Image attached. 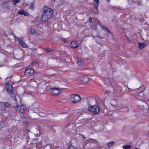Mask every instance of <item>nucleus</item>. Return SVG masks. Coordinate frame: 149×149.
<instances>
[{"mask_svg": "<svg viewBox=\"0 0 149 149\" xmlns=\"http://www.w3.org/2000/svg\"><path fill=\"white\" fill-rule=\"evenodd\" d=\"M143 93H140L138 95H136L134 96V98L135 99L139 100H141L143 97Z\"/></svg>", "mask_w": 149, "mask_h": 149, "instance_id": "nucleus-9", "label": "nucleus"}, {"mask_svg": "<svg viewBox=\"0 0 149 149\" xmlns=\"http://www.w3.org/2000/svg\"><path fill=\"white\" fill-rule=\"evenodd\" d=\"M66 13L68 14L70 13H71V11L70 10H68L67 11Z\"/></svg>", "mask_w": 149, "mask_h": 149, "instance_id": "nucleus-28", "label": "nucleus"}, {"mask_svg": "<svg viewBox=\"0 0 149 149\" xmlns=\"http://www.w3.org/2000/svg\"><path fill=\"white\" fill-rule=\"evenodd\" d=\"M25 109L24 106H20V111L22 113H24L25 111Z\"/></svg>", "mask_w": 149, "mask_h": 149, "instance_id": "nucleus-19", "label": "nucleus"}, {"mask_svg": "<svg viewBox=\"0 0 149 149\" xmlns=\"http://www.w3.org/2000/svg\"><path fill=\"white\" fill-rule=\"evenodd\" d=\"M101 27H102V29L103 30L105 31L106 33H111V32H110V31L106 26L102 25Z\"/></svg>", "mask_w": 149, "mask_h": 149, "instance_id": "nucleus-13", "label": "nucleus"}, {"mask_svg": "<svg viewBox=\"0 0 149 149\" xmlns=\"http://www.w3.org/2000/svg\"><path fill=\"white\" fill-rule=\"evenodd\" d=\"M15 101H17V99L15 97Z\"/></svg>", "mask_w": 149, "mask_h": 149, "instance_id": "nucleus-35", "label": "nucleus"}, {"mask_svg": "<svg viewBox=\"0 0 149 149\" xmlns=\"http://www.w3.org/2000/svg\"><path fill=\"white\" fill-rule=\"evenodd\" d=\"M135 149H138V148H135Z\"/></svg>", "mask_w": 149, "mask_h": 149, "instance_id": "nucleus-36", "label": "nucleus"}, {"mask_svg": "<svg viewBox=\"0 0 149 149\" xmlns=\"http://www.w3.org/2000/svg\"><path fill=\"white\" fill-rule=\"evenodd\" d=\"M31 34L37 35V33H36L35 29L33 28H31Z\"/></svg>", "mask_w": 149, "mask_h": 149, "instance_id": "nucleus-18", "label": "nucleus"}, {"mask_svg": "<svg viewBox=\"0 0 149 149\" xmlns=\"http://www.w3.org/2000/svg\"><path fill=\"white\" fill-rule=\"evenodd\" d=\"M77 43V42L76 41L72 42L70 44L71 47L74 48H77L78 46Z\"/></svg>", "mask_w": 149, "mask_h": 149, "instance_id": "nucleus-12", "label": "nucleus"}, {"mask_svg": "<svg viewBox=\"0 0 149 149\" xmlns=\"http://www.w3.org/2000/svg\"><path fill=\"white\" fill-rule=\"evenodd\" d=\"M148 135H149V132H148Z\"/></svg>", "mask_w": 149, "mask_h": 149, "instance_id": "nucleus-37", "label": "nucleus"}, {"mask_svg": "<svg viewBox=\"0 0 149 149\" xmlns=\"http://www.w3.org/2000/svg\"><path fill=\"white\" fill-rule=\"evenodd\" d=\"M87 141L88 142H91L93 143H98V142L97 140L94 139H93L92 138L88 139Z\"/></svg>", "mask_w": 149, "mask_h": 149, "instance_id": "nucleus-16", "label": "nucleus"}, {"mask_svg": "<svg viewBox=\"0 0 149 149\" xmlns=\"http://www.w3.org/2000/svg\"><path fill=\"white\" fill-rule=\"evenodd\" d=\"M103 147L102 146H99L97 148V149H101Z\"/></svg>", "mask_w": 149, "mask_h": 149, "instance_id": "nucleus-32", "label": "nucleus"}, {"mask_svg": "<svg viewBox=\"0 0 149 149\" xmlns=\"http://www.w3.org/2000/svg\"><path fill=\"white\" fill-rule=\"evenodd\" d=\"M88 110L93 114H96L100 112V109L97 106L93 105L89 106L88 108Z\"/></svg>", "mask_w": 149, "mask_h": 149, "instance_id": "nucleus-2", "label": "nucleus"}, {"mask_svg": "<svg viewBox=\"0 0 149 149\" xmlns=\"http://www.w3.org/2000/svg\"><path fill=\"white\" fill-rule=\"evenodd\" d=\"M49 91L52 95H54L59 94L61 92L59 89L56 88H51Z\"/></svg>", "mask_w": 149, "mask_h": 149, "instance_id": "nucleus-6", "label": "nucleus"}, {"mask_svg": "<svg viewBox=\"0 0 149 149\" xmlns=\"http://www.w3.org/2000/svg\"><path fill=\"white\" fill-rule=\"evenodd\" d=\"M15 109L16 110L20 111V106L18 105L16 106L15 107Z\"/></svg>", "mask_w": 149, "mask_h": 149, "instance_id": "nucleus-23", "label": "nucleus"}, {"mask_svg": "<svg viewBox=\"0 0 149 149\" xmlns=\"http://www.w3.org/2000/svg\"><path fill=\"white\" fill-rule=\"evenodd\" d=\"M13 4L14 5H15L18 3H19L20 2V0H13Z\"/></svg>", "mask_w": 149, "mask_h": 149, "instance_id": "nucleus-22", "label": "nucleus"}, {"mask_svg": "<svg viewBox=\"0 0 149 149\" xmlns=\"http://www.w3.org/2000/svg\"><path fill=\"white\" fill-rule=\"evenodd\" d=\"M69 99L70 102L76 103L80 101L81 98L78 95L73 94L71 95Z\"/></svg>", "mask_w": 149, "mask_h": 149, "instance_id": "nucleus-3", "label": "nucleus"}, {"mask_svg": "<svg viewBox=\"0 0 149 149\" xmlns=\"http://www.w3.org/2000/svg\"><path fill=\"white\" fill-rule=\"evenodd\" d=\"M97 21L99 23V24L100 25H101V26H102V24L100 22V21H99V20L98 19H97Z\"/></svg>", "mask_w": 149, "mask_h": 149, "instance_id": "nucleus-31", "label": "nucleus"}, {"mask_svg": "<svg viewBox=\"0 0 149 149\" xmlns=\"http://www.w3.org/2000/svg\"><path fill=\"white\" fill-rule=\"evenodd\" d=\"M45 51L47 52H51L52 50L51 49H45Z\"/></svg>", "mask_w": 149, "mask_h": 149, "instance_id": "nucleus-24", "label": "nucleus"}, {"mask_svg": "<svg viewBox=\"0 0 149 149\" xmlns=\"http://www.w3.org/2000/svg\"><path fill=\"white\" fill-rule=\"evenodd\" d=\"M137 88H136L135 89H134V90H133L132 89H131V88H128V91H134V90H136L137 89Z\"/></svg>", "mask_w": 149, "mask_h": 149, "instance_id": "nucleus-27", "label": "nucleus"}, {"mask_svg": "<svg viewBox=\"0 0 149 149\" xmlns=\"http://www.w3.org/2000/svg\"><path fill=\"white\" fill-rule=\"evenodd\" d=\"M54 11L49 8H44L42 15L41 19L43 21H46L51 18L53 15Z\"/></svg>", "mask_w": 149, "mask_h": 149, "instance_id": "nucleus-1", "label": "nucleus"}, {"mask_svg": "<svg viewBox=\"0 0 149 149\" xmlns=\"http://www.w3.org/2000/svg\"><path fill=\"white\" fill-rule=\"evenodd\" d=\"M29 7L31 9L33 8V4L32 3H31Z\"/></svg>", "mask_w": 149, "mask_h": 149, "instance_id": "nucleus-26", "label": "nucleus"}, {"mask_svg": "<svg viewBox=\"0 0 149 149\" xmlns=\"http://www.w3.org/2000/svg\"><path fill=\"white\" fill-rule=\"evenodd\" d=\"M1 105L5 112L9 111L11 109V106L8 102H3L1 103Z\"/></svg>", "mask_w": 149, "mask_h": 149, "instance_id": "nucleus-4", "label": "nucleus"}, {"mask_svg": "<svg viewBox=\"0 0 149 149\" xmlns=\"http://www.w3.org/2000/svg\"><path fill=\"white\" fill-rule=\"evenodd\" d=\"M7 90L9 94H12L13 91V86L10 84L8 85L7 86Z\"/></svg>", "mask_w": 149, "mask_h": 149, "instance_id": "nucleus-10", "label": "nucleus"}, {"mask_svg": "<svg viewBox=\"0 0 149 149\" xmlns=\"http://www.w3.org/2000/svg\"><path fill=\"white\" fill-rule=\"evenodd\" d=\"M97 21L99 23V24L100 25H101V26H102V24L100 22V21H99V20L98 19H97Z\"/></svg>", "mask_w": 149, "mask_h": 149, "instance_id": "nucleus-30", "label": "nucleus"}, {"mask_svg": "<svg viewBox=\"0 0 149 149\" xmlns=\"http://www.w3.org/2000/svg\"><path fill=\"white\" fill-rule=\"evenodd\" d=\"M132 146L130 145H125L123 146L124 149H129L131 148Z\"/></svg>", "mask_w": 149, "mask_h": 149, "instance_id": "nucleus-20", "label": "nucleus"}, {"mask_svg": "<svg viewBox=\"0 0 149 149\" xmlns=\"http://www.w3.org/2000/svg\"><path fill=\"white\" fill-rule=\"evenodd\" d=\"M95 1L96 2V3L95 4H94V6L96 8L98 7L99 3V0H95Z\"/></svg>", "mask_w": 149, "mask_h": 149, "instance_id": "nucleus-21", "label": "nucleus"}, {"mask_svg": "<svg viewBox=\"0 0 149 149\" xmlns=\"http://www.w3.org/2000/svg\"><path fill=\"white\" fill-rule=\"evenodd\" d=\"M63 41L65 42H67V41L65 39H64L63 40Z\"/></svg>", "mask_w": 149, "mask_h": 149, "instance_id": "nucleus-34", "label": "nucleus"}, {"mask_svg": "<svg viewBox=\"0 0 149 149\" xmlns=\"http://www.w3.org/2000/svg\"><path fill=\"white\" fill-rule=\"evenodd\" d=\"M110 93V92L108 91H107L105 92V93L108 94Z\"/></svg>", "mask_w": 149, "mask_h": 149, "instance_id": "nucleus-33", "label": "nucleus"}, {"mask_svg": "<svg viewBox=\"0 0 149 149\" xmlns=\"http://www.w3.org/2000/svg\"><path fill=\"white\" fill-rule=\"evenodd\" d=\"M115 142L114 141H111L107 143V144L108 147L109 148L112 146H113L115 143Z\"/></svg>", "mask_w": 149, "mask_h": 149, "instance_id": "nucleus-17", "label": "nucleus"}, {"mask_svg": "<svg viewBox=\"0 0 149 149\" xmlns=\"http://www.w3.org/2000/svg\"><path fill=\"white\" fill-rule=\"evenodd\" d=\"M79 78L81 81L84 83H87L88 81V79L86 76H81Z\"/></svg>", "mask_w": 149, "mask_h": 149, "instance_id": "nucleus-8", "label": "nucleus"}, {"mask_svg": "<svg viewBox=\"0 0 149 149\" xmlns=\"http://www.w3.org/2000/svg\"><path fill=\"white\" fill-rule=\"evenodd\" d=\"M14 38L15 40H17L19 41V43L20 45L23 47H28V46L26 44L25 42L23 41L21 38L19 37H17L13 34Z\"/></svg>", "mask_w": 149, "mask_h": 149, "instance_id": "nucleus-5", "label": "nucleus"}, {"mask_svg": "<svg viewBox=\"0 0 149 149\" xmlns=\"http://www.w3.org/2000/svg\"><path fill=\"white\" fill-rule=\"evenodd\" d=\"M34 73V71L33 70L30 69H27L26 70L24 74L25 75L28 76H30L32 75Z\"/></svg>", "mask_w": 149, "mask_h": 149, "instance_id": "nucleus-7", "label": "nucleus"}, {"mask_svg": "<svg viewBox=\"0 0 149 149\" xmlns=\"http://www.w3.org/2000/svg\"><path fill=\"white\" fill-rule=\"evenodd\" d=\"M125 37H126V38H127L128 41L129 42H130V40H129V39L127 37V36L126 35L125 36Z\"/></svg>", "mask_w": 149, "mask_h": 149, "instance_id": "nucleus-29", "label": "nucleus"}, {"mask_svg": "<svg viewBox=\"0 0 149 149\" xmlns=\"http://www.w3.org/2000/svg\"><path fill=\"white\" fill-rule=\"evenodd\" d=\"M88 21L90 23L92 22V17H90L88 20Z\"/></svg>", "mask_w": 149, "mask_h": 149, "instance_id": "nucleus-25", "label": "nucleus"}, {"mask_svg": "<svg viewBox=\"0 0 149 149\" xmlns=\"http://www.w3.org/2000/svg\"><path fill=\"white\" fill-rule=\"evenodd\" d=\"M18 13L21 15H24L25 16H28L29 15L27 12L23 10H22L19 11Z\"/></svg>", "mask_w": 149, "mask_h": 149, "instance_id": "nucleus-11", "label": "nucleus"}, {"mask_svg": "<svg viewBox=\"0 0 149 149\" xmlns=\"http://www.w3.org/2000/svg\"><path fill=\"white\" fill-rule=\"evenodd\" d=\"M138 45L139 48L140 49L144 48L146 46V45L143 42L139 43Z\"/></svg>", "mask_w": 149, "mask_h": 149, "instance_id": "nucleus-15", "label": "nucleus"}, {"mask_svg": "<svg viewBox=\"0 0 149 149\" xmlns=\"http://www.w3.org/2000/svg\"><path fill=\"white\" fill-rule=\"evenodd\" d=\"M84 63V61L81 60V59L79 58H77V63L79 65H82Z\"/></svg>", "mask_w": 149, "mask_h": 149, "instance_id": "nucleus-14", "label": "nucleus"}]
</instances>
